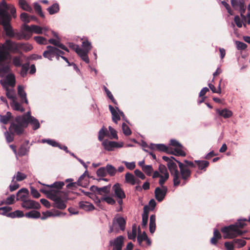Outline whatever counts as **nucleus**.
I'll return each instance as SVG.
<instances>
[{
    "label": "nucleus",
    "mask_w": 250,
    "mask_h": 250,
    "mask_svg": "<svg viewBox=\"0 0 250 250\" xmlns=\"http://www.w3.org/2000/svg\"><path fill=\"white\" fill-rule=\"evenodd\" d=\"M248 220L246 218H241L234 224L223 227L221 230L225 239H233L237 236H241L245 233L246 231L241 230L247 225L246 222Z\"/></svg>",
    "instance_id": "f257e3e1"
},
{
    "label": "nucleus",
    "mask_w": 250,
    "mask_h": 250,
    "mask_svg": "<svg viewBox=\"0 0 250 250\" xmlns=\"http://www.w3.org/2000/svg\"><path fill=\"white\" fill-rule=\"evenodd\" d=\"M19 52V43L6 39L4 43H0V63L11 58V53Z\"/></svg>",
    "instance_id": "f03ea898"
},
{
    "label": "nucleus",
    "mask_w": 250,
    "mask_h": 250,
    "mask_svg": "<svg viewBox=\"0 0 250 250\" xmlns=\"http://www.w3.org/2000/svg\"><path fill=\"white\" fill-rule=\"evenodd\" d=\"M30 117H34L31 115L30 111L22 115L17 116L15 119V122L12 123L10 126V130L19 135L22 134L24 128L27 127L26 121L30 119Z\"/></svg>",
    "instance_id": "7ed1b4c3"
},
{
    "label": "nucleus",
    "mask_w": 250,
    "mask_h": 250,
    "mask_svg": "<svg viewBox=\"0 0 250 250\" xmlns=\"http://www.w3.org/2000/svg\"><path fill=\"white\" fill-rule=\"evenodd\" d=\"M3 29L6 33V36L9 38H15L18 40L22 39L27 40L31 37V34H28V32L25 31L23 29V31L22 32H15L13 30L11 24L3 27Z\"/></svg>",
    "instance_id": "20e7f679"
},
{
    "label": "nucleus",
    "mask_w": 250,
    "mask_h": 250,
    "mask_svg": "<svg viewBox=\"0 0 250 250\" xmlns=\"http://www.w3.org/2000/svg\"><path fill=\"white\" fill-rule=\"evenodd\" d=\"M9 8V5H8L4 0L0 3V18L2 20L3 27L10 24L11 16L8 12Z\"/></svg>",
    "instance_id": "39448f33"
},
{
    "label": "nucleus",
    "mask_w": 250,
    "mask_h": 250,
    "mask_svg": "<svg viewBox=\"0 0 250 250\" xmlns=\"http://www.w3.org/2000/svg\"><path fill=\"white\" fill-rule=\"evenodd\" d=\"M51 200L54 201L53 206L60 209H64L66 208V203L67 200L66 196L62 197L61 191H56L53 196L51 197Z\"/></svg>",
    "instance_id": "423d86ee"
},
{
    "label": "nucleus",
    "mask_w": 250,
    "mask_h": 250,
    "mask_svg": "<svg viewBox=\"0 0 250 250\" xmlns=\"http://www.w3.org/2000/svg\"><path fill=\"white\" fill-rule=\"evenodd\" d=\"M167 167L171 175L173 177V185L177 187L180 184V174L178 169L177 166L173 160L167 164Z\"/></svg>",
    "instance_id": "0eeeda50"
},
{
    "label": "nucleus",
    "mask_w": 250,
    "mask_h": 250,
    "mask_svg": "<svg viewBox=\"0 0 250 250\" xmlns=\"http://www.w3.org/2000/svg\"><path fill=\"white\" fill-rule=\"evenodd\" d=\"M125 219L121 216L115 217L112 222V225L110 226L109 233L115 232L117 233L119 229L118 227H119L121 230H124L125 227Z\"/></svg>",
    "instance_id": "6e6552de"
},
{
    "label": "nucleus",
    "mask_w": 250,
    "mask_h": 250,
    "mask_svg": "<svg viewBox=\"0 0 250 250\" xmlns=\"http://www.w3.org/2000/svg\"><path fill=\"white\" fill-rule=\"evenodd\" d=\"M176 162L178 164L180 169V180H183L182 186H184L187 183L188 180L190 177L191 171L184 163L179 161H176Z\"/></svg>",
    "instance_id": "1a4fd4ad"
},
{
    "label": "nucleus",
    "mask_w": 250,
    "mask_h": 250,
    "mask_svg": "<svg viewBox=\"0 0 250 250\" xmlns=\"http://www.w3.org/2000/svg\"><path fill=\"white\" fill-rule=\"evenodd\" d=\"M82 48L80 47V57L86 63L89 62V59L88 57V53L92 48V45L90 42L87 40L82 42Z\"/></svg>",
    "instance_id": "9d476101"
},
{
    "label": "nucleus",
    "mask_w": 250,
    "mask_h": 250,
    "mask_svg": "<svg viewBox=\"0 0 250 250\" xmlns=\"http://www.w3.org/2000/svg\"><path fill=\"white\" fill-rule=\"evenodd\" d=\"M170 145L175 147L174 150H170V151H173V153H171L172 154L176 156H186V153L183 150V146L177 141L171 139L170 142Z\"/></svg>",
    "instance_id": "9b49d317"
},
{
    "label": "nucleus",
    "mask_w": 250,
    "mask_h": 250,
    "mask_svg": "<svg viewBox=\"0 0 250 250\" xmlns=\"http://www.w3.org/2000/svg\"><path fill=\"white\" fill-rule=\"evenodd\" d=\"M109 109L112 114V121L115 123L117 124L118 121L120 120V116H122L123 119L125 120V114L118 107H116V108H114L112 105H109Z\"/></svg>",
    "instance_id": "f8f14e48"
},
{
    "label": "nucleus",
    "mask_w": 250,
    "mask_h": 250,
    "mask_svg": "<svg viewBox=\"0 0 250 250\" xmlns=\"http://www.w3.org/2000/svg\"><path fill=\"white\" fill-rule=\"evenodd\" d=\"M102 145L106 150L113 151L115 148L122 147L123 143L105 140L102 142Z\"/></svg>",
    "instance_id": "ddd939ff"
},
{
    "label": "nucleus",
    "mask_w": 250,
    "mask_h": 250,
    "mask_svg": "<svg viewBox=\"0 0 250 250\" xmlns=\"http://www.w3.org/2000/svg\"><path fill=\"white\" fill-rule=\"evenodd\" d=\"M167 188L166 186L156 188L154 190L156 199L159 202H162L164 199L167 193Z\"/></svg>",
    "instance_id": "4468645a"
},
{
    "label": "nucleus",
    "mask_w": 250,
    "mask_h": 250,
    "mask_svg": "<svg viewBox=\"0 0 250 250\" xmlns=\"http://www.w3.org/2000/svg\"><path fill=\"white\" fill-rule=\"evenodd\" d=\"M15 77L14 74H8L5 79L0 82L3 88H9V86L14 87L15 85Z\"/></svg>",
    "instance_id": "2eb2a0df"
},
{
    "label": "nucleus",
    "mask_w": 250,
    "mask_h": 250,
    "mask_svg": "<svg viewBox=\"0 0 250 250\" xmlns=\"http://www.w3.org/2000/svg\"><path fill=\"white\" fill-rule=\"evenodd\" d=\"M57 47L48 45L46 47V50H45L42 56L44 58L47 59L49 61H52L54 58L55 55H57Z\"/></svg>",
    "instance_id": "dca6fc26"
},
{
    "label": "nucleus",
    "mask_w": 250,
    "mask_h": 250,
    "mask_svg": "<svg viewBox=\"0 0 250 250\" xmlns=\"http://www.w3.org/2000/svg\"><path fill=\"white\" fill-rule=\"evenodd\" d=\"M124 237L119 236L109 241V245L113 247L112 250H122L124 245Z\"/></svg>",
    "instance_id": "f3484780"
},
{
    "label": "nucleus",
    "mask_w": 250,
    "mask_h": 250,
    "mask_svg": "<svg viewBox=\"0 0 250 250\" xmlns=\"http://www.w3.org/2000/svg\"><path fill=\"white\" fill-rule=\"evenodd\" d=\"M22 28L25 31L28 32V34H31V36H32V33L39 34L43 33V29L42 27L36 25L29 26L24 24L22 26Z\"/></svg>",
    "instance_id": "a211bd4d"
},
{
    "label": "nucleus",
    "mask_w": 250,
    "mask_h": 250,
    "mask_svg": "<svg viewBox=\"0 0 250 250\" xmlns=\"http://www.w3.org/2000/svg\"><path fill=\"white\" fill-rule=\"evenodd\" d=\"M22 208L28 209L31 208L38 209L40 207V205L38 202L31 200H25L21 204Z\"/></svg>",
    "instance_id": "6ab92c4d"
},
{
    "label": "nucleus",
    "mask_w": 250,
    "mask_h": 250,
    "mask_svg": "<svg viewBox=\"0 0 250 250\" xmlns=\"http://www.w3.org/2000/svg\"><path fill=\"white\" fill-rule=\"evenodd\" d=\"M115 196L117 198H125V194L119 183L115 184L112 187Z\"/></svg>",
    "instance_id": "aec40b11"
},
{
    "label": "nucleus",
    "mask_w": 250,
    "mask_h": 250,
    "mask_svg": "<svg viewBox=\"0 0 250 250\" xmlns=\"http://www.w3.org/2000/svg\"><path fill=\"white\" fill-rule=\"evenodd\" d=\"M18 94L21 99V103L28 104L27 99V94L24 90V87L22 85H19L18 87Z\"/></svg>",
    "instance_id": "412c9836"
},
{
    "label": "nucleus",
    "mask_w": 250,
    "mask_h": 250,
    "mask_svg": "<svg viewBox=\"0 0 250 250\" xmlns=\"http://www.w3.org/2000/svg\"><path fill=\"white\" fill-rule=\"evenodd\" d=\"M29 194L28 190L26 188H22L19 190L17 193V200L23 201L26 199Z\"/></svg>",
    "instance_id": "4be33fe9"
},
{
    "label": "nucleus",
    "mask_w": 250,
    "mask_h": 250,
    "mask_svg": "<svg viewBox=\"0 0 250 250\" xmlns=\"http://www.w3.org/2000/svg\"><path fill=\"white\" fill-rule=\"evenodd\" d=\"M27 127L30 124L34 130H37L40 127V124L39 120L35 117H30V119L26 121Z\"/></svg>",
    "instance_id": "5701e85b"
},
{
    "label": "nucleus",
    "mask_w": 250,
    "mask_h": 250,
    "mask_svg": "<svg viewBox=\"0 0 250 250\" xmlns=\"http://www.w3.org/2000/svg\"><path fill=\"white\" fill-rule=\"evenodd\" d=\"M151 147L153 149H156L162 151L166 152L169 154L173 153V151H170V149L164 144H151Z\"/></svg>",
    "instance_id": "b1692460"
},
{
    "label": "nucleus",
    "mask_w": 250,
    "mask_h": 250,
    "mask_svg": "<svg viewBox=\"0 0 250 250\" xmlns=\"http://www.w3.org/2000/svg\"><path fill=\"white\" fill-rule=\"evenodd\" d=\"M21 103H20L17 101V99H15L13 101H11L10 105L13 109L23 112L25 110L24 107L21 105Z\"/></svg>",
    "instance_id": "393cba45"
},
{
    "label": "nucleus",
    "mask_w": 250,
    "mask_h": 250,
    "mask_svg": "<svg viewBox=\"0 0 250 250\" xmlns=\"http://www.w3.org/2000/svg\"><path fill=\"white\" fill-rule=\"evenodd\" d=\"M216 111L219 116H222L225 119L229 118L232 115V112L231 111L227 108H224L223 109H216Z\"/></svg>",
    "instance_id": "a878e982"
},
{
    "label": "nucleus",
    "mask_w": 250,
    "mask_h": 250,
    "mask_svg": "<svg viewBox=\"0 0 250 250\" xmlns=\"http://www.w3.org/2000/svg\"><path fill=\"white\" fill-rule=\"evenodd\" d=\"M4 61L0 63V76L3 77V74L9 73L11 71V68L8 63L3 64Z\"/></svg>",
    "instance_id": "bb28decb"
},
{
    "label": "nucleus",
    "mask_w": 250,
    "mask_h": 250,
    "mask_svg": "<svg viewBox=\"0 0 250 250\" xmlns=\"http://www.w3.org/2000/svg\"><path fill=\"white\" fill-rule=\"evenodd\" d=\"M194 163L196 164L199 169L204 171L206 170L207 167L209 166V162L205 160H195Z\"/></svg>",
    "instance_id": "cd10ccee"
},
{
    "label": "nucleus",
    "mask_w": 250,
    "mask_h": 250,
    "mask_svg": "<svg viewBox=\"0 0 250 250\" xmlns=\"http://www.w3.org/2000/svg\"><path fill=\"white\" fill-rule=\"evenodd\" d=\"M19 4L21 8L23 10L29 12L31 13H33L32 7L24 0H19Z\"/></svg>",
    "instance_id": "c85d7f7f"
},
{
    "label": "nucleus",
    "mask_w": 250,
    "mask_h": 250,
    "mask_svg": "<svg viewBox=\"0 0 250 250\" xmlns=\"http://www.w3.org/2000/svg\"><path fill=\"white\" fill-rule=\"evenodd\" d=\"M80 207L86 211L92 210L94 209V206L87 202L81 201L79 203Z\"/></svg>",
    "instance_id": "c756f323"
},
{
    "label": "nucleus",
    "mask_w": 250,
    "mask_h": 250,
    "mask_svg": "<svg viewBox=\"0 0 250 250\" xmlns=\"http://www.w3.org/2000/svg\"><path fill=\"white\" fill-rule=\"evenodd\" d=\"M125 182L131 185H134L136 184V181H135V177L134 175L129 172H127L125 176Z\"/></svg>",
    "instance_id": "7c9ffc66"
},
{
    "label": "nucleus",
    "mask_w": 250,
    "mask_h": 250,
    "mask_svg": "<svg viewBox=\"0 0 250 250\" xmlns=\"http://www.w3.org/2000/svg\"><path fill=\"white\" fill-rule=\"evenodd\" d=\"M4 89L6 90V95L7 97L9 99L11 100V101H13L15 99H17L15 91L13 89H10L9 88Z\"/></svg>",
    "instance_id": "2f4dec72"
},
{
    "label": "nucleus",
    "mask_w": 250,
    "mask_h": 250,
    "mask_svg": "<svg viewBox=\"0 0 250 250\" xmlns=\"http://www.w3.org/2000/svg\"><path fill=\"white\" fill-rule=\"evenodd\" d=\"M221 238V235L217 229H214L213 236L210 239V243L213 245H216L218 240Z\"/></svg>",
    "instance_id": "473e14b6"
},
{
    "label": "nucleus",
    "mask_w": 250,
    "mask_h": 250,
    "mask_svg": "<svg viewBox=\"0 0 250 250\" xmlns=\"http://www.w3.org/2000/svg\"><path fill=\"white\" fill-rule=\"evenodd\" d=\"M156 217L154 214L151 215L149 220V231L151 233H153L156 229L155 224Z\"/></svg>",
    "instance_id": "72a5a7b5"
},
{
    "label": "nucleus",
    "mask_w": 250,
    "mask_h": 250,
    "mask_svg": "<svg viewBox=\"0 0 250 250\" xmlns=\"http://www.w3.org/2000/svg\"><path fill=\"white\" fill-rule=\"evenodd\" d=\"M21 70L20 71V75L21 77L24 78L27 74L28 70L29 68V63L27 62L23 64L21 66Z\"/></svg>",
    "instance_id": "f704fd0d"
},
{
    "label": "nucleus",
    "mask_w": 250,
    "mask_h": 250,
    "mask_svg": "<svg viewBox=\"0 0 250 250\" xmlns=\"http://www.w3.org/2000/svg\"><path fill=\"white\" fill-rule=\"evenodd\" d=\"M64 185V184L63 182H56L51 185H45V186L47 187L55 188L56 189H53L60 191L59 190L62 188ZM43 185H44V184H43Z\"/></svg>",
    "instance_id": "c9c22d12"
},
{
    "label": "nucleus",
    "mask_w": 250,
    "mask_h": 250,
    "mask_svg": "<svg viewBox=\"0 0 250 250\" xmlns=\"http://www.w3.org/2000/svg\"><path fill=\"white\" fill-rule=\"evenodd\" d=\"M101 201H104L109 205H114L115 204V200L111 197L108 196H103L98 200V203Z\"/></svg>",
    "instance_id": "e433bc0d"
},
{
    "label": "nucleus",
    "mask_w": 250,
    "mask_h": 250,
    "mask_svg": "<svg viewBox=\"0 0 250 250\" xmlns=\"http://www.w3.org/2000/svg\"><path fill=\"white\" fill-rule=\"evenodd\" d=\"M235 247L238 249L241 248L246 244V241L244 239H235L233 240Z\"/></svg>",
    "instance_id": "4c0bfd02"
},
{
    "label": "nucleus",
    "mask_w": 250,
    "mask_h": 250,
    "mask_svg": "<svg viewBox=\"0 0 250 250\" xmlns=\"http://www.w3.org/2000/svg\"><path fill=\"white\" fill-rule=\"evenodd\" d=\"M25 216L29 218H39L40 217L41 214L39 211L33 210L26 213Z\"/></svg>",
    "instance_id": "58836bf2"
},
{
    "label": "nucleus",
    "mask_w": 250,
    "mask_h": 250,
    "mask_svg": "<svg viewBox=\"0 0 250 250\" xmlns=\"http://www.w3.org/2000/svg\"><path fill=\"white\" fill-rule=\"evenodd\" d=\"M107 173H108L110 176H114L117 172V169L112 165L107 164L105 167Z\"/></svg>",
    "instance_id": "ea45409f"
},
{
    "label": "nucleus",
    "mask_w": 250,
    "mask_h": 250,
    "mask_svg": "<svg viewBox=\"0 0 250 250\" xmlns=\"http://www.w3.org/2000/svg\"><path fill=\"white\" fill-rule=\"evenodd\" d=\"M50 15L54 14L59 11V5L58 3H54L47 9Z\"/></svg>",
    "instance_id": "a19ab883"
},
{
    "label": "nucleus",
    "mask_w": 250,
    "mask_h": 250,
    "mask_svg": "<svg viewBox=\"0 0 250 250\" xmlns=\"http://www.w3.org/2000/svg\"><path fill=\"white\" fill-rule=\"evenodd\" d=\"M26 177L27 176L25 174L18 171L17 172L16 174L13 176L12 182H13L15 178L16 179L17 181L20 182L25 179Z\"/></svg>",
    "instance_id": "79ce46f5"
},
{
    "label": "nucleus",
    "mask_w": 250,
    "mask_h": 250,
    "mask_svg": "<svg viewBox=\"0 0 250 250\" xmlns=\"http://www.w3.org/2000/svg\"><path fill=\"white\" fill-rule=\"evenodd\" d=\"M137 235V227L133 225L132 227L131 232H128V238L130 240H135Z\"/></svg>",
    "instance_id": "37998d69"
},
{
    "label": "nucleus",
    "mask_w": 250,
    "mask_h": 250,
    "mask_svg": "<svg viewBox=\"0 0 250 250\" xmlns=\"http://www.w3.org/2000/svg\"><path fill=\"white\" fill-rule=\"evenodd\" d=\"M11 118V113L7 112L5 115H0V121L3 124H6Z\"/></svg>",
    "instance_id": "c03bdc74"
},
{
    "label": "nucleus",
    "mask_w": 250,
    "mask_h": 250,
    "mask_svg": "<svg viewBox=\"0 0 250 250\" xmlns=\"http://www.w3.org/2000/svg\"><path fill=\"white\" fill-rule=\"evenodd\" d=\"M57 191V190H53L52 189L48 190V189L42 188V189H41V191L42 192L45 194L46 195L47 198H49L50 199H51V197H52L53 196V195L55 193H56Z\"/></svg>",
    "instance_id": "a18cd8bd"
},
{
    "label": "nucleus",
    "mask_w": 250,
    "mask_h": 250,
    "mask_svg": "<svg viewBox=\"0 0 250 250\" xmlns=\"http://www.w3.org/2000/svg\"><path fill=\"white\" fill-rule=\"evenodd\" d=\"M34 39L39 44L46 45L48 44V41L43 37L36 36L34 37Z\"/></svg>",
    "instance_id": "49530a36"
},
{
    "label": "nucleus",
    "mask_w": 250,
    "mask_h": 250,
    "mask_svg": "<svg viewBox=\"0 0 250 250\" xmlns=\"http://www.w3.org/2000/svg\"><path fill=\"white\" fill-rule=\"evenodd\" d=\"M231 4L234 8H239V9H242L244 7L243 2L238 0H231Z\"/></svg>",
    "instance_id": "de8ad7c7"
},
{
    "label": "nucleus",
    "mask_w": 250,
    "mask_h": 250,
    "mask_svg": "<svg viewBox=\"0 0 250 250\" xmlns=\"http://www.w3.org/2000/svg\"><path fill=\"white\" fill-rule=\"evenodd\" d=\"M21 49L25 52L31 50L33 49V46L31 44L29 43H19V50Z\"/></svg>",
    "instance_id": "09e8293b"
},
{
    "label": "nucleus",
    "mask_w": 250,
    "mask_h": 250,
    "mask_svg": "<svg viewBox=\"0 0 250 250\" xmlns=\"http://www.w3.org/2000/svg\"><path fill=\"white\" fill-rule=\"evenodd\" d=\"M142 170L147 175L151 176L153 172V169L151 165H146L143 167Z\"/></svg>",
    "instance_id": "8fccbe9b"
},
{
    "label": "nucleus",
    "mask_w": 250,
    "mask_h": 250,
    "mask_svg": "<svg viewBox=\"0 0 250 250\" xmlns=\"http://www.w3.org/2000/svg\"><path fill=\"white\" fill-rule=\"evenodd\" d=\"M29 151V147H26L25 146H21L18 151V155L21 156H24L27 154Z\"/></svg>",
    "instance_id": "3c124183"
},
{
    "label": "nucleus",
    "mask_w": 250,
    "mask_h": 250,
    "mask_svg": "<svg viewBox=\"0 0 250 250\" xmlns=\"http://www.w3.org/2000/svg\"><path fill=\"white\" fill-rule=\"evenodd\" d=\"M48 43H50L54 45L55 47L60 48L62 43L60 41V39H50L48 40Z\"/></svg>",
    "instance_id": "603ef678"
},
{
    "label": "nucleus",
    "mask_w": 250,
    "mask_h": 250,
    "mask_svg": "<svg viewBox=\"0 0 250 250\" xmlns=\"http://www.w3.org/2000/svg\"><path fill=\"white\" fill-rule=\"evenodd\" d=\"M9 130H10V129H9ZM9 131H10V133L7 131H6L4 133L5 137L6 138V141L8 143H10L13 141V139H14L13 133H15V132L13 131H11L10 130H9ZM15 134H16V133H15Z\"/></svg>",
    "instance_id": "864d4df0"
},
{
    "label": "nucleus",
    "mask_w": 250,
    "mask_h": 250,
    "mask_svg": "<svg viewBox=\"0 0 250 250\" xmlns=\"http://www.w3.org/2000/svg\"><path fill=\"white\" fill-rule=\"evenodd\" d=\"M34 8L36 12L42 18L44 17V15L42 12L41 6L37 2L34 3Z\"/></svg>",
    "instance_id": "5fc2aeb1"
},
{
    "label": "nucleus",
    "mask_w": 250,
    "mask_h": 250,
    "mask_svg": "<svg viewBox=\"0 0 250 250\" xmlns=\"http://www.w3.org/2000/svg\"><path fill=\"white\" fill-rule=\"evenodd\" d=\"M42 143H47L54 147H57V146H59V144L54 140L44 139L42 140Z\"/></svg>",
    "instance_id": "6e6d98bb"
},
{
    "label": "nucleus",
    "mask_w": 250,
    "mask_h": 250,
    "mask_svg": "<svg viewBox=\"0 0 250 250\" xmlns=\"http://www.w3.org/2000/svg\"><path fill=\"white\" fill-rule=\"evenodd\" d=\"M147 235L146 234L145 232H143L142 234H139L137 237V241L139 245L141 246H142V242L143 241H145L147 238Z\"/></svg>",
    "instance_id": "4d7b16f0"
},
{
    "label": "nucleus",
    "mask_w": 250,
    "mask_h": 250,
    "mask_svg": "<svg viewBox=\"0 0 250 250\" xmlns=\"http://www.w3.org/2000/svg\"><path fill=\"white\" fill-rule=\"evenodd\" d=\"M12 63L13 65L16 67H20L22 64L21 60L20 57L15 56L12 60Z\"/></svg>",
    "instance_id": "13d9d810"
},
{
    "label": "nucleus",
    "mask_w": 250,
    "mask_h": 250,
    "mask_svg": "<svg viewBox=\"0 0 250 250\" xmlns=\"http://www.w3.org/2000/svg\"><path fill=\"white\" fill-rule=\"evenodd\" d=\"M110 186H104L102 188H99L98 194L102 195L103 193L108 194L110 192Z\"/></svg>",
    "instance_id": "bf43d9fd"
},
{
    "label": "nucleus",
    "mask_w": 250,
    "mask_h": 250,
    "mask_svg": "<svg viewBox=\"0 0 250 250\" xmlns=\"http://www.w3.org/2000/svg\"><path fill=\"white\" fill-rule=\"evenodd\" d=\"M122 127L123 133L125 135L128 136L131 134V131L129 127L127 125H126V124L123 123L122 124Z\"/></svg>",
    "instance_id": "052dcab7"
},
{
    "label": "nucleus",
    "mask_w": 250,
    "mask_h": 250,
    "mask_svg": "<svg viewBox=\"0 0 250 250\" xmlns=\"http://www.w3.org/2000/svg\"><path fill=\"white\" fill-rule=\"evenodd\" d=\"M21 19L22 21L27 23L30 22V16L26 13H22L21 14Z\"/></svg>",
    "instance_id": "680f3d73"
},
{
    "label": "nucleus",
    "mask_w": 250,
    "mask_h": 250,
    "mask_svg": "<svg viewBox=\"0 0 250 250\" xmlns=\"http://www.w3.org/2000/svg\"><path fill=\"white\" fill-rule=\"evenodd\" d=\"M97 174L98 176L104 177L107 174V172L105 167L99 168L97 170Z\"/></svg>",
    "instance_id": "e2e57ef3"
},
{
    "label": "nucleus",
    "mask_w": 250,
    "mask_h": 250,
    "mask_svg": "<svg viewBox=\"0 0 250 250\" xmlns=\"http://www.w3.org/2000/svg\"><path fill=\"white\" fill-rule=\"evenodd\" d=\"M159 178L160 180L159 181V184L161 187L164 186V183L169 178V174H167L166 175L162 174V175Z\"/></svg>",
    "instance_id": "0e129e2a"
},
{
    "label": "nucleus",
    "mask_w": 250,
    "mask_h": 250,
    "mask_svg": "<svg viewBox=\"0 0 250 250\" xmlns=\"http://www.w3.org/2000/svg\"><path fill=\"white\" fill-rule=\"evenodd\" d=\"M122 163L124 164L126 168L129 170H132L136 167V164L134 162H128L126 161H123Z\"/></svg>",
    "instance_id": "69168bd1"
},
{
    "label": "nucleus",
    "mask_w": 250,
    "mask_h": 250,
    "mask_svg": "<svg viewBox=\"0 0 250 250\" xmlns=\"http://www.w3.org/2000/svg\"><path fill=\"white\" fill-rule=\"evenodd\" d=\"M235 44L238 50H244L247 47L246 43L239 41H235Z\"/></svg>",
    "instance_id": "338daca9"
},
{
    "label": "nucleus",
    "mask_w": 250,
    "mask_h": 250,
    "mask_svg": "<svg viewBox=\"0 0 250 250\" xmlns=\"http://www.w3.org/2000/svg\"><path fill=\"white\" fill-rule=\"evenodd\" d=\"M224 246L227 250H234L235 248L233 240L232 242H226Z\"/></svg>",
    "instance_id": "774afa93"
}]
</instances>
